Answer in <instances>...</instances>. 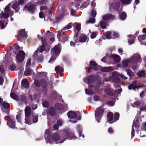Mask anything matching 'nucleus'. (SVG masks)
Instances as JSON below:
<instances>
[{"label": "nucleus", "mask_w": 146, "mask_h": 146, "mask_svg": "<svg viewBox=\"0 0 146 146\" xmlns=\"http://www.w3.org/2000/svg\"><path fill=\"white\" fill-rule=\"evenodd\" d=\"M19 35L23 37H25L26 36L27 33L25 31L24 29H21L18 32Z\"/></svg>", "instance_id": "obj_33"}, {"label": "nucleus", "mask_w": 146, "mask_h": 146, "mask_svg": "<svg viewBox=\"0 0 146 146\" xmlns=\"http://www.w3.org/2000/svg\"><path fill=\"white\" fill-rule=\"evenodd\" d=\"M91 5H92V9H94L96 5V4L95 2L92 1L91 2Z\"/></svg>", "instance_id": "obj_63"}, {"label": "nucleus", "mask_w": 146, "mask_h": 146, "mask_svg": "<svg viewBox=\"0 0 146 146\" xmlns=\"http://www.w3.org/2000/svg\"><path fill=\"white\" fill-rule=\"evenodd\" d=\"M32 116L33 117L32 121L33 123H36L38 120V116L35 113H32Z\"/></svg>", "instance_id": "obj_30"}, {"label": "nucleus", "mask_w": 146, "mask_h": 146, "mask_svg": "<svg viewBox=\"0 0 146 146\" xmlns=\"http://www.w3.org/2000/svg\"><path fill=\"white\" fill-rule=\"evenodd\" d=\"M72 23H70L67 25L65 27L63 28V30H65L70 29L72 27Z\"/></svg>", "instance_id": "obj_43"}, {"label": "nucleus", "mask_w": 146, "mask_h": 146, "mask_svg": "<svg viewBox=\"0 0 146 146\" xmlns=\"http://www.w3.org/2000/svg\"><path fill=\"white\" fill-rule=\"evenodd\" d=\"M26 97L24 95H22L21 96L20 100L22 102H26Z\"/></svg>", "instance_id": "obj_49"}, {"label": "nucleus", "mask_w": 146, "mask_h": 146, "mask_svg": "<svg viewBox=\"0 0 146 146\" xmlns=\"http://www.w3.org/2000/svg\"><path fill=\"white\" fill-rule=\"evenodd\" d=\"M2 102V104L0 106H2L5 109L7 110L5 111V112L7 114H9L10 107L9 104L7 102Z\"/></svg>", "instance_id": "obj_17"}, {"label": "nucleus", "mask_w": 146, "mask_h": 146, "mask_svg": "<svg viewBox=\"0 0 146 146\" xmlns=\"http://www.w3.org/2000/svg\"><path fill=\"white\" fill-rule=\"evenodd\" d=\"M31 69L29 68H27L24 72V74L26 76H27L30 74L31 72Z\"/></svg>", "instance_id": "obj_40"}, {"label": "nucleus", "mask_w": 146, "mask_h": 146, "mask_svg": "<svg viewBox=\"0 0 146 146\" xmlns=\"http://www.w3.org/2000/svg\"><path fill=\"white\" fill-rule=\"evenodd\" d=\"M5 119L7 121V124L9 127L13 128L15 126V118L13 115H7L5 117Z\"/></svg>", "instance_id": "obj_3"}, {"label": "nucleus", "mask_w": 146, "mask_h": 146, "mask_svg": "<svg viewBox=\"0 0 146 146\" xmlns=\"http://www.w3.org/2000/svg\"><path fill=\"white\" fill-rule=\"evenodd\" d=\"M61 52V49L60 47L58 45H56L52 49V55L48 62L50 63H52L58 57Z\"/></svg>", "instance_id": "obj_2"}, {"label": "nucleus", "mask_w": 146, "mask_h": 146, "mask_svg": "<svg viewBox=\"0 0 146 146\" xmlns=\"http://www.w3.org/2000/svg\"><path fill=\"white\" fill-rule=\"evenodd\" d=\"M115 102L113 100H110L108 101L107 102V104L110 105L111 106H113L115 104Z\"/></svg>", "instance_id": "obj_47"}, {"label": "nucleus", "mask_w": 146, "mask_h": 146, "mask_svg": "<svg viewBox=\"0 0 146 146\" xmlns=\"http://www.w3.org/2000/svg\"><path fill=\"white\" fill-rule=\"evenodd\" d=\"M71 15L73 16H76V11L72 9L71 11Z\"/></svg>", "instance_id": "obj_64"}, {"label": "nucleus", "mask_w": 146, "mask_h": 146, "mask_svg": "<svg viewBox=\"0 0 146 146\" xmlns=\"http://www.w3.org/2000/svg\"><path fill=\"white\" fill-rule=\"evenodd\" d=\"M76 29L78 32H79L81 30V24H78L76 26Z\"/></svg>", "instance_id": "obj_60"}, {"label": "nucleus", "mask_w": 146, "mask_h": 146, "mask_svg": "<svg viewBox=\"0 0 146 146\" xmlns=\"http://www.w3.org/2000/svg\"><path fill=\"white\" fill-rule=\"evenodd\" d=\"M6 14L5 13H3L2 14L1 17L4 18H8L9 17V14L8 13H7Z\"/></svg>", "instance_id": "obj_50"}, {"label": "nucleus", "mask_w": 146, "mask_h": 146, "mask_svg": "<svg viewBox=\"0 0 146 146\" xmlns=\"http://www.w3.org/2000/svg\"><path fill=\"white\" fill-rule=\"evenodd\" d=\"M24 8L25 9H27V10L29 11V12L33 13L35 9V4H32L31 3H29L25 6Z\"/></svg>", "instance_id": "obj_12"}, {"label": "nucleus", "mask_w": 146, "mask_h": 146, "mask_svg": "<svg viewBox=\"0 0 146 146\" xmlns=\"http://www.w3.org/2000/svg\"><path fill=\"white\" fill-rule=\"evenodd\" d=\"M120 2L123 5H128L130 4L132 1V0H119Z\"/></svg>", "instance_id": "obj_29"}, {"label": "nucleus", "mask_w": 146, "mask_h": 146, "mask_svg": "<svg viewBox=\"0 0 146 146\" xmlns=\"http://www.w3.org/2000/svg\"><path fill=\"white\" fill-rule=\"evenodd\" d=\"M120 6V2H113L110 5V9L111 11L114 10L118 13Z\"/></svg>", "instance_id": "obj_6"}, {"label": "nucleus", "mask_w": 146, "mask_h": 146, "mask_svg": "<svg viewBox=\"0 0 146 146\" xmlns=\"http://www.w3.org/2000/svg\"><path fill=\"white\" fill-rule=\"evenodd\" d=\"M25 52L23 50H20L16 56V58L19 62H21L24 60L25 56Z\"/></svg>", "instance_id": "obj_7"}, {"label": "nucleus", "mask_w": 146, "mask_h": 146, "mask_svg": "<svg viewBox=\"0 0 146 146\" xmlns=\"http://www.w3.org/2000/svg\"><path fill=\"white\" fill-rule=\"evenodd\" d=\"M9 68L11 70L13 71L15 69V66L14 64H11Z\"/></svg>", "instance_id": "obj_56"}, {"label": "nucleus", "mask_w": 146, "mask_h": 146, "mask_svg": "<svg viewBox=\"0 0 146 146\" xmlns=\"http://www.w3.org/2000/svg\"><path fill=\"white\" fill-rule=\"evenodd\" d=\"M19 6V4L17 3H15L14 4L12 5V8L13 9H17Z\"/></svg>", "instance_id": "obj_59"}, {"label": "nucleus", "mask_w": 146, "mask_h": 146, "mask_svg": "<svg viewBox=\"0 0 146 146\" xmlns=\"http://www.w3.org/2000/svg\"><path fill=\"white\" fill-rule=\"evenodd\" d=\"M119 114L118 113H116L114 115V120L115 121H116L119 119Z\"/></svg>", "instance_id": "obj_42"}, {"label": "nucleus", "mask_w": 146, "mask_h": 146, "mask_svg": "<svg viewBox=\"0 0 146 146\" xmlns=\"http://www.w3.org/2000/svg\"><path fill=\"white\" fill-rule=\"evenodd\" d=\"M52 95L56 97H62L61 95H59V94H58L56 91L55 90H53L52 92Z\"/></svg>", "instance_id": "obj_41"}, {"label": "nucleus", "mask_w": 146, "mask_h": 146, "mask_svg": "<svg viewBox=\"0 0 146 146\" xmlns=\"http://www.w3.org/2000/svg\"><path fill=\"white\" fill-rule=\"evenodd\" d=\"M127 73L129 76H134L133 72L131 70L128 69L127 70Z\"/></svg>", "instance_id": "obj_46"}, {"label": "nucleus", "mask_w": 146, "mask_h": 146, "mask_svg": "<svg viewBox=\"0 0 146 146\" xmlns=\"http://www.w3.org/2000/svg\"><path fill=\"white\" fill-rule=\"evenodd\" d=\"M140 102L139 101L137 100L133 103V105H134L135 106H139L140 104Z\"/></svg>", "instance_id": "obj_54"}, {"label": "nucleus", "mask_w": 146, "mask_h": 146, "mask_svg": "<svg viewBox=\"0 0 146 146\" xmlns=\"http://www.w3.org/2000/svg\"><path fill=\"white\" fill-rule=\"evenodd\" d=\"M111 32L110 31L106 32L102 36V38L104 39H111Z\"/></svg>", "instance_id": "obj_20"}, {"label": "nucleus", "mask_w": 146, "mask_h": 146, "mask_svg": "<svg viewBox=\"0 0 146 146\" xmlns=\"http://www.w3.org/2000/svg\"><path fill=\"white\" fill-rule=\"evenodd\" d=\"M103 20H101L100 22V25L101 27L103 29H105L107 26V23Z\"/></svg>", "instance_id": "obj_34"}, {"label": "nucleus", "mask_w": 146, "mask_h": 146, "mask_svg": "<svg viewBox=\"0 0 146 146\" xmlns=\"http://www.w3.org/2000/svg\"><path fill=\"white\" fill-rule=\"evenodd\" d=\"M143 85H141L139 86H137V81H134L132 82V83L129 85L128 88L129 90L133 89V90H135V89H139L140 88H143Z\"/></svg>", "instance_id": "obj_10"}, {"label": "nucleus", "mask_w": 146, "mask_h": 146, "mask_svg": "<svg viewBox=\"0 0 146 146\" xmlns=\"http://www.w3.org/2000/svg\"><path fill=\"white\" fill-rule=\"evenodd\" d=\"M43 57L42 54L40 55L37 58V61L40 63L43 60Z\"/></svg>", "instance_id": "obj_45"}, {"label": "nucleus", "mask_w": 146, "mask_h": 146, "mask_svg": "<svg viewBox=\"0 0 146 146\" xmlns=\"http://www.w3.org/2000/svg\"><path fill=\"white\" fill-rule=\"evenodd\" d=\"M104 91L107 95L110 96H113L114 95L113 93L110 89H106L104 90Z\"/></svg>", "instance_id": "obj_36"}, {"label": "nucleus", "mask_w": 146, "mask_h": 146, "mask_svg": "<svg viewBox=\"0 0 146 146\" xmlns=\"http://www.w3.org/2000/svg\"><path fill=\"white\" fill-rule=\"evenodd\" d=\"M40 40L42 45L41 46H40L39 47V50L40 52H42L44 50L45 46L46 45H47V44L46 41V39L45 38L41 37Z\"/></svg>", "instance_id": "obj_9"}, {"label": "nucleus", "mask_w": 146, "mask_h": 146, "mask_svg": "<svg viewBox=\"0 0 146 146\" xmlns=\"http://www.w3.org/2000/svg\"><path fill=\"white\" fill-rule=\"evenodd\" d=\"M95 21V19L94 18H92L88 21L89 23H94Z\"/></svg>", "instance_id": "obj_61"}, {"label": "nucleus", "mask_w": 146, "mask_h": 146, "mask_svg": "<svg viewBox=\"0 0 146 146\" xmlns=\"http://www.w3.org/2000/svg\"><path fill=\"white\" fill-rule=\"evenodd\" d=\"M129 62V61L128 59L123 61L122 62L123 67L124 68L127 67L128 65Z\"/></svg>", "instance_id": "obj_38"}, {"label": "nucleus", "mask_w": 146, "mask_h": 146, "mask_svg": "<svg viewBox=\"0 0 146 146\" xmlns=\"http://www.w3.org/2000/svg\"><path fill=\"white\" fill-rule=\"evenodd\" d=\"M10 6L9 5L6 6L5 8V11L6 13H8L9 11Z\"/></svg>", "instance_id": "obj_58"}, {"label": "nucleus", "mask_w": 146, "mask_h": 146, "mask_svg": "<svg viewBox=\"0 0 146 146\" xmlns=\"http://www.w3.org/2000/svg\"><path fill=\"white\" fill-rule=\"evenodd\" d=\"M89 89H85V92L86 94H88L90 95L94 94H95V92H92V91L95 90L96 89V87L94 86L93 85H91L89 86Z\"/></svg>", "instance_id": "obj_15"}, {"label": "nucleus", "mask_w": 146, "mask_h": 146, "mask_svg": "<svg viewBox=\"0 0 146 146\" xmlns=\"http://www.w3.org/2000/svg\"><path fill=\"white\" fill-rule=\"evenodd\" d=\"M91 14L93 17L94 18L95 17L97 14L96 11L94 10L93 9H92L91 10Z\"/></svg>", "instance_id": "obj_44"}, {"label": "nucleus", "mask_w": 146, "mask_h": 146, "mask_svg": "<svg viewBox=\"0 0 146 146\" xmlns=\"http://www.w3.org/2000/svg\"><path fill=\"white\" fill-rule=\"evenodd\" d=\"M55 71L58 73H61L63 72V68L59 66H56L55 69Z\"/></svg>", "instance_id": "obj_31"}, {"label": "nucleus", "mask_w": 146, "mask_h": 146, "mask_svg": "<svg viewBox=\"0 0 146 146\" xmlns=\"http://www.w3.org/2000/svg\"><path fill=\"white\" fill-rule=\"evenodd\" d=\"M51 133L49 129H47L45 131L44 137L46 143H52V140H51Z\"/></svg>", "instance_id": "obj_8"}, {"label": "nucleus", "mask_w": 146, "mask_h": 146, "mask_svg": "<svg viewBox=\"0 0 146 146\" xmlns=\"http://www.w3.org/2000/svg\"><path fill=\"white\" fill-rule=\"evenodd\" d=\"M144 74V72L143 71H139L137 73V75L140 77L142 76Z\"/></svg>", "instance_id": "obj_52"}, {"label": "nucleus", "mask_w": 146, "mask_h": 146, "mask_svg": "<svg viewBox=\"0 0 146 146\" xmlns=\"http://www.w3.org/2000/svg\"><path fill=\"white\" fill-rule=\"evenodd\" d=\"M68 117L69 118H75L77 116V114L75 112L73 111H70L67 113Z\"/></svg>", "instance_id": "obj_24"}, {"label": "nucleus", "mask_w": 146, "mask_h": 146, "mask_svg": "<svg viewBox=\"0 0 146 146\" xmlns=\"http://www.w3.org/2000/svg\"><path fill=\"white\" fill-rule=\"evenodd\" d=\"M115 17V16L111 14L108 13L103 16L102 20L104 21H106L110 19H113Z\"/></svg>", "instance_id": "obj_19"}, {"label": "nucleus", "mask_w": 146, "mask_h": 146, "mask_svg": "<svg viewBox=\"0 0 146 146\" xmlns=\"http://www.w3.org/2000/svg\"><path fill=\"white\" fill-rule=\"evenodd\" d=\"M107 117L110 123H112L113 122H111L112 121L113 119V114L111 112H109L108 113Z\"/></svg>", "instance_id": "obj_28"}, {"label": "nucleus", "mask_w": 146, "mask_h": 146, "mask_svg": "<svg viewBox=\"0 0 146 146\" xmlns=\"http://www.w3.org/2000/svg\"><path fill=\"white\" fill-rule=\"evenodd\" d=\"M113 35L115 38H118L119 36V35L118 33L115 32H113Z\"/></svg>", "instance_id": "obj_62"}, {"label": "nucleus", "mask_w": 146, "mask_h": 146, "mask_svg": "<svg viewBox=\"0 0 146 146\" xmlns=\"http://www.w3.org/2000/svg\"><path fill=\"white\" fill-rule=\"evenodd\" d=\"M111 57L112 58L114 61L116 63L119 62L120 60V56L117 55L112 54L111 56Z\"/></svg>", "instance_id": "obj_26"}, {"label": "nucleus", "mask_w": 146, "mask_h": 146, "mask_svg": "<svg viewBox=\"0 0 146 146\" xmlns=\"http://www.w3.org/2000/svg\"><path fill=\"white\" fill-rule=\"evenodd\" d=\"M0 71L2 74L5 72L4 67L3 65L0 66Z\"/></svg>", "instance_id": "obj_55"}, {"label": "nucleus", "mask_w": 146, "mask_h": 146, "mask_svg": "<svg viewBox=\"0 0 146 146\" xmlns=\"http://www.w3.org/2000/svg\"><path fill=\"white\" fill-rule=\"evenodd\" d=\"M120 19L122 20H125L127 17V14L124 11L121 13L119 15Z\"/></svg>", "instance_id": "obj_32"}, {"label": "nucleus", "mask_w": 146, "mask_h": 146, "mask_svg": "<svg viewBox=\"0 0 146 146\" xmlns=\"http://www.w3.org/2000/svg\"><path fill=\"white\" fill-rule=\"evenodd\" d=\"M35 86L39 88L41 84L40 81L38 80H36L35 82Z\"/></svg>", "instance_id": "obj_51"}, {"label": "nucleus", "mask_w": 146, "mask_h": 146, "mask_svg": "<svg viewBox=\"0 0 146 146\" xmlns=\"http://www.w3.org/2000/svg\"><path fill=\"white\" fill-rule=\"evenodd\" d=\"M146 39V34H144L142 36H139L138 37V40L141 39L143 40H145Z\"/></svg>", "instance_id": "obj_48"}, {"label": "nucleus", "mask_w": 146, "mask_h": 146, "mask_svg": "<svg viewBox=\"0 0 146 146\" xmlns=\"http://www.w3.org/2000/svg\"><path fill=\"white\" fill-rule=\"evenodd\" d=\"M25 123L28 125H31L33 124L32 117L31 116H25Z\"/></svg>", "instance_id": "obj_23"}, {"label": "nucleus", "mask_w": 146, "mask_h": 146, "mask_svg": "<svg viewBox=\"0 0 146 146\" xmlns=\"http://www.w3.org/2000/svg\"><path fill=\"white\" fill-rule=\"evenodd\" d=\"M118 76L119 78L120 77L122 79L124 80H126L127 78V77L125 76L123 74H121L118 73Z\"/></svg>", "instance_id": "obj_53"}, {"label": "nucleus", "mask_w": 146, "mask_h": 146, "mask_svg": "<svg viewBox=\"0 0 146 146\" xmlns=\"http://www.w3.org/2000/svg\"><path fill=\"white\" fill-rule=\"evenodd\" d=\"M60 138V134L55 133L51 135V139L52 140V143H54V141H57L59 140Z\"/></svg>", "instance_id": "obj_18"}, {"label": "nucleus", "mask_w": 146, "mask_h": 146, "mask_svg": "<svg viewBox=\"0 0 146 146\" xmlns=\"http://www.w3.org/2000/svg\"><path fill=\"white\" fill-rule=\"evenodd\" d=\"M89 66L90 67H92L93 70L97 71H99V70L100 69L102 72H109L113 70L112 67H102L98 65L95 62L92 60L90 62Z\"/></svg>", "instance_id": "obj_1"}, {"label": "nucleus", "mask_w": 146, "mask_h": 146, "mask_svg": "<svg viewBox=\"0 0 146 146\" xmlns=\"http://www.w3.org/2000/svg\"><path fill=\"white\" fill-rule=\"evenodd\" d=\"M64 133L65 137L59 143H63L66 139H72L77 138V137L71 132L66 131L64 132Z\"/></svg>", "instance_id": "obj_5"}, {"label": "nucleus", "mask_w": 146, "mask_h": 146, "mask_svg": "<svg viewBox=\"0 0 146 146\" xmlns=\"http://www.w3.org/2000/svg\"><path fill=\"white\" fill-rule=\"evenodd\" d=\"M96 32H93L92 33L90 36V37L91 38L93 39L95 38L96 37Z\"/></svg>", "instance_id": "obj_57"}, {"label": "nucleus", "mask_w": 146, "mask_h": 146, "mask_svg": "<svg viewBox=\"0 0 146 146\" xmlns=\"http://www.w3.org/2000/svg\"><path fill=\"white\" fill-rule=\"evenodd\" d=\"M21 85L24 88H27L29 87V83L27 80L24 79L22 81Z\"/></svg>", "instance_id": "obj_27"}, {"label": "nucleus", "mask_w": 146, "mask_h": 146, "mask_svg": "<svg viewBox=\"0 0 146 146\" xmlns=\"http://www.w3.org/2000/svg\"><path fill=\"white\" fill-rule=\"evenodd\" d=\"M25 116H31L32 115L31 108L27 106L25 109Z\"/></svg>", "instance_id": "obj_22"}, {"label": "nucleus", "mask_w": 146, "mask_h": 146, "mask_svg": "<svg viewBox=\"0 0 146 146\" xmlns=\"http://www.w3.org/2000/svg\"><path fill=\"white\" fill-rule=\"evenodd\" d=\"M87 40V37L86 35L84 34L82 35L79 36V38L75 40V42H84L86 41Z\"/></svg>", "instance_id": "obj_13"}, {"label": "nucleus", "mask_w": 146, "mask_h": 146, "mask_svg": "<svg viewBox=\"0 0 146 146\" xmlns=\"http://www.w3.org/2000/svg\"><path fill=\"white\" fill-rule=\"evenodd\" d=\"M10 96L12 98L15 100H17L19 99L18 96L14 93H11Z\"/></svg>", "instance_id": "obj_35"}, {"label": "nucleus", "mask_w": 146, "mask_h": 146, "mask_svg": "<svg viewBox=\"0 0 146 146\" xmlns=\"http://www.w3.org/2000/svg\"><path fill=\"white\" fill-rule=\"evenodd\" d=\"M57 37L58 38H62V37L64 38L63 40L64 41H65L67 40L68 39V38L67 36L64 34V33H62V35L61 33L58 32L57 34Z\"/></svg>", "instance_id": "obj_25"}, {"label": "nucleus", "mask_w": 146, "mask_h": 146, "mask_svg": "<svg viewBox=\"0 0 146 146\" xmlns=\"http://www.w3.org/2000/svg\"><path fill=\"white\" fill-rule=\"evenodd\" d=\"M113 81L116 83H119L121 81L118 76V73L117 72H114L113 74V76L112 78Z\"/></svg>", "instance_id": "obj_16"}, {"label": "nucleus", "mask_w": 146, "mask_h": 146, "mask_svg": "<svg viewBox=\"0 0 146 146\" xmlns=\"http://www.w3.org/2000/svg\"><path fill=\"white\" fill-rule=\"evenodd\" d=\"M48 113L52 116H55L56 115V111L53 107H51L48 109Z\"/></svg>", "instance_id": "obj_21"}, {"label": "nucleus", "mask_w": 146, "mask_h": 146, "mask_svg": "<svg viewBox=\"0 0 146 146\" xmlns=\"http://www.w3.org/2000/svg\"><path fill=\"white\" fill-rule=\"evenodd\" d=\"M42 104L44 107L47 108L48 107L50 106L49 102L47 100H43Z\"/></svg>", "instance_id": "obj_39"}, {"label": "nucleus", "mask_w": 146, "mask_h": 146, "mask_svg": "<svg viewBox=\"0 0 146 146\" xmlns=\"http://www.w3.org/2000/svg\"><path fill=\"white\" fill-rule=\"evenodd\" d=\"M54 107L58 110H61L62 109V106L61 104L59 103L56 104L54 105Z\"/></svg>", "instance_id": "obj_37"}, {"label": "nucleus", "mask_w": 146, "mask_h": 146, "mask_svg": "<svg viewBox=\"0 0 146 146\" xmlns=\"http://www.w3.org/2000/svg\"><path fill=\"white\" fill-rule=\"evenodd\" d=\"M96 78L94 75H91L86 78L84 80L86 82H88L89 84H91L96 80Z\"/></svg>", "instance_id": "obj_14"}, {"label": "nucleus", "mask_w": 146, "mask_h": 146, "mask_svg": "<svg viewBox=\"0 0 146 146\" xmlns=\"http://www.w3.org/2000/svg\"><path fill=\"white\" fill-rule=\"evenodd\" d=\"M104 111V110L101 106L98 107L96 108L95 112V115L96 119L98 122H100V120L102 117Z\"/></svg>", "instance_id": "obj_4"}, {"label": "nucleus", "mask_w": 146, "mask_h": 146, "mask_svg": "<svg viewBox=\"0 0 146 146\" xmlns=\"http://www.w3.org/2000/svg\"><path fill=\"white\" fill-rule=\"evenodd\" d=\"M141 60L142 59L141 56L137 54H134L132 59V62L136 64L138 62H141Z\"/></svg>", "instance_id": "obj_11"}]
</instances>
